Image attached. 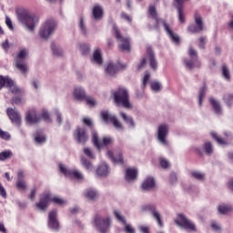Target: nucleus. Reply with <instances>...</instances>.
I'll list each match as a JSON object with an SVG mask.
<instances>
[{
  "label": "nucleus",
  "mask_w": 233,
  "mask_h": 233,
  "mask_svg": "<svg viewBox=\"0 0 233 233\" xmlns=\"http://www.w3.org/2000/svg\"><path fill=\"white\" fill-rule=\"evenodd\" d=\"M94 227L97 232L108 233L112 228V218L110 217H102L96 215L93 219Z\"/></svg>",
  "instance_id": "obj_1"
},
{
  "label": "nucleus",
  "mask_w": 233,
  "mask_h": 233,
  "mask_svg": "<svg viewBox=\"0 0 233 233\" xmlns=\"http://www.w3.org/2000/svg\"><path fill=\"white\" fill-rule=\"evenodd\" d=\"M50 201H53V203H56V205H66V200L59 197L52 198V194L46 193L40 197V200L35 204V207L36 208H39V210L45 211L48 208Z\"/></svg>",
  "instance_id": "obj_2"
},
{
  "label": "nucleus",
  "mask_w": 233,
  "mask_h": 233,
  "mask_svg": "<svg viewBox=\"0 0 233 233\" xmlns=\"http://www.w3.org/2000/svg\"><path fill=\"white\" fill-rule=\"evenodd\" d=\"M17 17L19 23H22L24 26L27 27L29 32H34V29L35 28V25L39 23V18L35 16V15H30V13L23 12L21 11L17 12Z\"/></svg>",
  "instance_id": "obj_3"
},
{
  "label": "nucleus",
  "mask_w": 233,
  "mask_h": 233,
  "mask_svg": "<svg viewBox=\"0 0 233 233\" xmlns=\"http://www.w3.org/2000/svg\"><path fill=\"white\" fill-rule=\"evenodd\" d=\"M115 103L117 106H123L127 110L132 108V104H130V96H128V90L125 88H119L114 93Z\"/></svg>",
  "instance_id": "obj_4"
},
{
  "label": "nucleus",
  "mask_w": 233,
  "mask_h": 233,
  "mask_svg": "<svg viewBox=\"0 0 233 233\" xmlns=\"http://www.w3.org/2000/svg\"><path fill=\"white\" fill-rule=\"evenodd\" d=\"M28 49L23 48L16 55V68L20 70L21 74L26 76L28 74V64H26V57H28Z\"/></svg>",
  "instance_id": "obj_5"
},
{
  "label": "nucleus",
  "mask_w": 233,
  "mask_h": 233,
  "mask_svg": "<svg viewBox=\"0 0 233 233\" xmlns=\"http://www.w3.org/2000/svg\"><path fill=\"white\" fill-rule=\"evenodd\" d=\"M113 34L115 35L116 41L118 43H121L118 46L119 50H121L122 52H130V38L121 35V33L119 32V27H117L116 25H113Z\"/></svg>",
  "instance_id": "obj_6"
},
{
  "label": "nucleus",
  "mask_w": 233,
  "mask_h": 233,
  "mask_svg": "<svg viewBox=\"0 0 233 233\" xmlns=\"http://www.w3.org/2000/svg\"><path fill=\"white\" fill-rule=\"evenodd\" d=\"M4 86H6V88H9L12 94H20V96L25 95V89L19 88L18 86H16L14 80H12L8 76H0V90Z\"/></svg>",
  "instance_id": "obj_7"
},
{
  "label": "nucleus",
  "mask_w": 233,
  "mask_h": 233,
  "mask_svg": "<svg viewBox=\"0 0 233 233\" xmlns=\"http://www.w3.org/2000/svg\"><path fill=\"white\" fill-rule=\"evenodd\" d=\"M176 225L180 227V228H184L185 230H190V232H197L198 229L196 228V224L192 222V220L186 218L185 215L179 214L177 218L175 219Z\"/></svg>",
  "instance_id": "obj_8"
},
{
  "label": "nucleus",
  "mask_w": 233,
  "mask_h": 233,
  "mask_svg": "<svg viewBox=\"0 0 233 233\" xmlns=\"http://www.w3.org/2000/svg\"><path fill=\"white\" fill-rule=\"evenodd\" d=\"M56 26H57V25L56 24L55 20L46 21L40 28V37H42V39H48V37H50V35L56 32Z\"/></svg>",
  "instance_id": "obj_9"
},
{
  "label": "nucleus",
  "mask_w": 233,
  "mask_h": 233,
  "mask_svg": "<svg viewBox=\"0 0 233 233\" xmlns=\"http://www.w3.org/2000/svg\"><path fill=\"white\" fill-rule=\"evenodd\" d=\"M169 130L170 127L167 124H161L157 129V141L163 145V147H168V140L167 138L168 137Z\"/></svg>",
  "instance_id": "obj_10"
},
{
  "label": "nucleus",
  "mask_w": 233,
  "mask_h": 233,
  "mask_svg": "<svg viewBox=\"0 0 233 233\" xmlns=\"http://www.w3.org/2000/svg\"><path fill=\"white\" fill-rule=\"evenodd\" d=\"M190 59H185V66L187 70H193V68H199L201 66V62L198 59V51L192 47L188 51Z\"/></svg>",
  "instance_id": "obj_11"
},
{
  "label": "nucleus",
  "mask_w": 233,
  "mask_h": 233,
  "mask_svg": "<svg viewBox=\"0 0 233 233\" xmlns=\"http://www.w3.org/2000/svg\"><path fill=\"white\" fill-rule=\"evenodd\" d=\"M101 117L105 123H112L116 130L122 132L125 129L123 124L117 119V116H113L108 111H101Z\"/></svg>",
  "instance_id": "obj_12"
},
{
  "label": "nucleus",
  "mask_w": 233,
  "mask_h": 233,
  "mask_svg": "<svg viewBox=\"0 0 233 233\" xmlns=\"http://www.w3.org/2000/svg\"><path fill=\"white\" fill-rule=\"evenodd\" d=\"M92 142L95 147L98 150H101L103 147H108V145H112L114 143V138L111 137H104L102 142L99 140V137L97 136V132L96 130L92 131Z\"/></svg>",
  "instance_id": "obj_13"
},
{
  "label": "nucleus",
  "mask_w": 233,
  "mask_h": 233,
  "mask_svg": "<svg viewBox=\"0 0 233 233\" xmlns=\"http://www.w3.org/2000/svg\"><path fill=\"white\" fill-rule=\"evenodd\" d=\"M142 212H150L157 221L158 227H163V218H161V213L157 211L156 205L147 204L141 207Z\"/></svg>",
  "instance_id": "obj_14"
},
{
  "label": "nucleus",
  "mask_w": 233,
  "mask_h": 233,
  "mask_svg": "<svg viewBox=\"0 0 233 233\" xmlns=\"http://www.w3.org/2000/svg\"><path fill=\"white\" fill-rule=\"evenodd\" d=\"M194 17L196 25H188L187 32L190 34H199V32H203V18L199 13H195Z\"/></svg>",
  "instance_id": "obj_15"
},
{
  "label": "nucleus",
  "mask_w": 233,
  "mask_h": 233,
  "mask_svg": "<svg viewBox=\"0 0 233 233\" xmlns=\"http://www.w3.org/2000/svg\"><path fill=\"white\" fill-rule=\"evenodd\" d=\"M59 170L66 177H75V179H83V174L77 169H70L63 164H59Z\"/></svg>",
  "instance_id": "obj_16"
},
{
  "label": "nucleus",
  "mask_w": 233,
  "mask_h": 233,
  "mask_svg": "<svg viewBox=\"0 0 233 233\" xmlns=\"http://www.w3.org/2000/svg\"><path fill=\"white\" fill-rule=\"evenodd\" d=\"M47 226L51 230L57 232L60 228L59 220H57V210L54 209L48 214Z\"/></svg>",
  "instance_id": "obj_17"
},
{
  "label": "nucleus",
  "mask_w": 233,
  "mask_h": 233,
  "mask_svg": "<svg viewBox=\"0 0 233 233\" xmlns=\"http://www.w3.org/2000/svg\"><path fill=\"white\" fill-rule=\"evenodd\" d=\"M6 114L13 125H15V127L21 126V114H19V111L14 108H7Z\"/></svg>",
  "instance_id": "obj_18"
},
{
  "label": "nucleus",
  "mask_w": 233,
  "mask_h": 233,
  "mask_svg": "<svg viewBox=\"0 0 233 233\" xmlns=\"http://www.w3.org/2000/svg\"><path fill=\"white\" fill-rule=\"evenodd\" d=\"M25 121L29 125H35V123L41 122V116L35 113V109H31L26 113Z\"/></svg>",
  "instance_id": "obj_19"
},
{
  "label": "nucleus",
  "mask_w": 233,
  "mask_h": 233,
  "mask_svg": "<svg viewBox=\"0 0 233 233\" xmlns=\"http://www.w3.org/2000/svg\"><path fill=\"white\" fill-rule=\"evenodd\" d=\"M75 137L77 143H80L81 145H85V143L88 141V135H86L85 128L77 127Z\"/></svg>",
  "instance_id": "obj_20"
},
{
  "label": "nucleus",
  "mask_w": 233,
  "mask_h": 233,
  "mask_svg": "<svg viewBox=\"0 0 233 233\" xmlns=\"http://www.w3.org/2000/svg\"><path fill=\"white\" fill-rule=\"evenodd\" d=\"M147 54L149 59L150 67L152 70H157V60L156 59V55L151 46L147 47Z\"/></svg>",
  "instance_id": "obj_21"
},
{
  "label": "nucleus",
  "mask_w": 233,
  "mask_h": 233,
  "mask_svg": "<svg viewBox=\"0 0 233 233\" xmlns=\"http://www.w3.org/2000/svg\"><path fill=\"white\" fill-rule=\"evenodd\" d=\"M224 136H226V138H221L216 132H211V137L213 139H216L218 145H227V141H230V139H232V134H230V132H224Z\"/></svg>",
  "instance_id": "obj_22"
},
{
  "label": "nucleus",
  "mask_w": 233,
  "mask_h": 233,
  "mask_svg": "<svg viewBox=\"0 0 233 233\" xmlns=\"http://www.w3.org/2000/svg\"><path fill=\"white\" fill-rule=\"evenodd\" d=\"M148 14L152 17V19H155V21L157 23L154 25V28H156V29L159 28V23H162V25H163V21H165V20H163V19L159 18V16H157V11H156V5L149 6Z\"/></svg>",
  "instance_id": "obj_23"
},
{
  "label": "nucleus",
  "mask_w": 233,
  "mask_h": 233,
  "mask_svg": "<svg viewBox=\"0 0 233 233\" xmlns=\"http://www.w3.org/2000/svg\"><path fill=\"white\" fill-rule=\"evenodd\" d=\"M110 174V167L106 163H103L100 166H98L96 169V176L99 177H106Z\"/></svg>",
  "instance_id": "obj_24"
},
{
  "label": "nucleus",
  "mask_w": 233,
  "mask_h": 233,
  "mask_svg": "<svg viewBox=\"0 0 233 233\" xmlns=\"http://www.w3.org/2000/svg\"><path fill=\"white\" fill-rule=\"evenodd\" d=\"M107 157L111 159L113 163H116V165H123V152L118 151L117 156H114V153L112 151L106 152Z\"/></svg>",
  "instance_id": "obj_25"
},
{
  "label": "nucleus",
  "mask_w": 233,
  "mask_h": 233,
  "mask_svg": "<svg viewBox=\"0 0 233 233\" xmlns=\"http://www.w3.org/2000/svg\"><path fill=\"white\" fill-rule=\"evenodd\" d=\"M125 177H126V181H127V183H132V181H136V179H137V169L128 167L126 170Z\"/></svg>",
  "instance_id": "obj_26"
},
{
  "label": "nucleus",
  "mask_w": 233,
  "mask_h": 233,
  "mask_svg": "<svg viewBox=\"0 0 233 233\" xmlns=\"http://www.w3.org/2000/svg\"><path fill=\"white\" fill-rule=\"evenodd\" d=\"M163 26H164V30L169 35L170 39H172L174 43H177V44L179 43V35H177V34H174V31H172V28H170V25L167 24V22L163 21Z\"/></svg>",
  "instance_id": "obj_27"
},
{
  "label": "nucleus",
  "mask_w": 233,
  "mask_h": 233,
  "mask_svg": "<svg viewBox=\"0 0 233 233\" xmlns=\"http://www.w3.org/2000/svg\"><path fill=\"white\" fill-rule=\"evenodd\" d=\"M25 173L22 170L17 172L16 188L18 190H25L26 188V182H25Z\"/></svg>",
  "instance_id": "obj_28"
},
{
  "label": "nucleus",
  "mask_w": 233,
  "mask_h": 233,
  "mask_svg": "<svg viewBox=\"0 0 233 233\" xmlns=\"http://www.w3.org/2000/svg\"><path fill=\"white\" fill-rule=\"evenodd\" d=\"M209 103L217 116H221L223 114V108H221V104L219 101L216 100L214 97L209 98Z\"/></svg>",
  "instance_id": "obj_29"
},
{
  "label": "nucleus",
  "mask_w": 233,
  "mask_h": 233,
  "mask_svg": "<svg viewBox=\"0 0 233 233\" xmlns=\"http://www.w3.org/2000/svg\"><path fill=\"white\" fill-rule=\"evenodd\" d=\"M156 187V180L152 177H147L142 183L143 190H152Z\"/></svg>",
  "instance_id": "obj_30"
},
{
  "label": "nucleus",
  "mask_w": 233,
  "mask_h": 233,
  "mask_svg": "<svg viewBox=\"0 0 233 233\" xmlns=\"http://www.w3.org/2000/svg\"><path fill=\"white\" fill-rule=\"evenodd\" d=\"M73 96L76 101H85V99H86V94L85 93V89L82 87L75 88Z\"/></svg>",
  "instance_id": "obj_31"
},
{
  "label": "nucleus",
  "mask_w": 233,
  "mask_h": 233,
  "mask_svg": "<svg viewBox=\"0 0 233 233\" xmlns=\"http://www.w3.org/2000/svg\"><path fill=\"white\" fill-rule=\"evenodd\" d=\"M232 210H233V208H232V205L230 204L222 203L218 207V211L219 212V214H222L223 216L227 214H230Z\"/></svg>",
  "instance_id": "obj_32"
},
{
  "label": "nucleus",
  "mask_w": 233,
  "mask_h": 233,
  "mask_svg": "<svg viewBox=\"0 0 233 233\" xmlns=\"http://www.w3.org/2000/svg\"><path fill=\"white\" fill-rule=\"evenodd\" d=\"M51 50L53 52V55L56 56V57H63V56H65V51L63 50V48H61L60 45L52 43Z\"/></svg>",
  "instance_id": "obj_33"
},
{
  "label": "nucleus",
  "mask_w": 233,
  "mask_h": 233,
  "mask_svg": "<svg viewBox=\"0 0 233 233\" xmlns=\"http://www.w3.org/2000/svg\"><path fill=\"white\" fill-rule=\"evenodd\" d=\"M103 7L101 5H96L93 8V17L95 19V21H101V19H103Z\"/></svg>",
  "instance_id": "obj_34"
},
{
  "label": "nucleus",
  "mask_w": 233,
  "mask_h": 233,
  "mask_svg": "<svg viewBox=\"0 0 233 233\" xmlns=\"http://www.w3.org/2000/svg\"><path fill=\"white\" fill-rule=\"evenodd\" d=\"M85 198L90 199V201H96V199L99 198V194L97 193V190L94 188H88L85 191Z\"/></svg>",
  "instance_id": "obj_35"
},
{
  "label": "nucleus",
  "mask_w": 233,
  "mask_h": 233,
  "mask_svg": "<svg viewBox=\"0 0 233 233\" xmlns=\"http://www.w3.org/2000/svg\"><path fill=\"white\" fill-rule=\"evenodd\" d=\"M106 72L108 74V76H116V74H117V72H119V66H117V64H114V63L110 62L107 65Z\"/></svg>",
  "instance_id": "obj_36"
},
{
  "label": "nucleus",
  "mask_w": 233,
  "mask_h": 233,
  "mask_svg": "<svg viewBox=\"0 0 233 233\" xmlns=\"http://www.w3.org/2000/svg\"><path fill=\"white\" fill-rule=\"evenodd\" d=\"M92 61L96 65H103V57L101 56V50L96 49L94 52Z\"/></svg>",
  "instance_id": "obj_37"
},
{
  "label": "nucleus",
  "mask_w": 233,
  "mask_h": 233,
  "mask_svg": "<svg viewBox=\"0 0 233 233\" xmlns=\"http://www.w3.org/2000/svg\"><path fill=\"white\" fill-rule=\"evenodd\" d=\"M121 117L124 119V121L129 125L130 128H134L136 127V122H134V118L132 116H128L127 114L120 112Z\"/></svg>",
  "instance_id": "obj_38"
},
{
  "label": "nucleus",
  "mask_w": 233,
  "mask_h": 233,
  "mask_svg": "<svg viewBox=\"0 0 233 233\" xmlns=\"http://www.w3.org/2000/svg\"><path fill=\"white\" fill-rule=\"evenodd\" d=\"M203 150L207 156H212L214 154V146H212L211 142L207 141L204 143Z\"/></svg>",
  "instance_id": "obj_39"
},
{
  "label": "nucleus",
  "mask_w": 233,
  "mask_h": 233,
  "mask_svg": "<svg viewBox=\"0 0 233 233\" xmlns=\"http://www.w3.org/2000/svg\"><path fill=\"white\" fill-rule=\"evenodd\" d=\"M207 96V86H202L198 91V105L201 106L203 105V99Z\"/></svg>",
  "instance_id": "obj_40"
},
{
  "label": "nucleus",
  "mask_w": 233,
  "mask_h": 233,
  "mask_svg": "<svg viewBox=\"0 0 233 233\" xmlns=\"http://www.w3.org/2000/svg\"><path fill=\"white\" fill-rule=\"evenodd\" d=\"M223 101L228 106H232L233 104V94H226L223 96Z\"/></svg>",
  "instance_id": "obj_41"
},
{
  "label": "nucleus",
  "mask_w": 233,
  "mask_h": 233,
  "mask_svg": "<svg viewBox=\"0 0 233 233\" xmlns=\"http://www.w3.org/2000/svg\"><path fill=\"white\" fill-rule=\"evenodd\" d=\"M161 88H163L161 82L154 81L151 83V90L153 92H161Z\"/></svg>",
  "instance_id": "obj_42"
},
{
  "label": "nucleus",
  "mask_w": 233,
  "mask_h": 233,
  "mask_svg": "<svg viewBox=\"0 0 233 233\" xmlns=\"http://www.w3.org/2000/svg\"><path fill=\"white\" fill-rule=\"evenodd\" d=\"M80 52L82 56H88L90 54V46L88 44H81Z\"/></svg>",
  "instance_id": "obj_43"
},
{
  "label": "nucleus",
  "mask_w": 233,
  "mask_h": 233,
  "mask_svg": "<svg viewBox=\"0 0 233 233\" xmlns=\"http://www.w3.org/2000/svg\"><path fill=\"white\" fill-rule=\"evenodd\" d=\"M12 157V151L5 150L0 153V161H6V159H10Z\"/></svg>",
  "instance_id": "obj_44"
},
{
  "label": "nucleus",
  "mask_w": 233,
  "mask_h": 233,
  "mask_svg": "<svg viewBox=\"0 0 233 233\" xmlns=\"http://www.w3.org/2000/svg\"><path fill=\"white\" fill-rule=\"evenodd\" d=\"M192 177L197 179V181H203L205 179V174L199 171H193L191 173Z\"/></svg>",
  "instance_id": "obj_45"
},
{
  "label": "nucleus",
  "mask_w": 233,
  "mask_h": 233,
  "mask_svg": "<svg viewBox=\"0 0 233 233\" xmlns=\"http://www.w3.org/2000/svg\"><path fill=\"white\" fill-rule=\"evenodd\" d=\"M222 76L226 81H230V71L227 66H222Z\"/></svg>",
  "instance_id": "obj_46"
},
{
  "label": "nucleus",
  "mask_w": 233,
  "mask_h": 233,
  "mask_svg": "<svg viewBox=\"0 0 233 233\" xmlns=\"http://www.w3.org/2000/svg\"><path fill=\"white\" fill-rule=\"evenodd\" d=\"M81 163H82L83 167L85 168H86V170H92V163H90V161H88V159H86V157H82Z\"/></svg>",
  "instance_id": "obj_47"
},
{
  "label": "nucleus",
  "mask_w": 233,
  "mask_h": 233,
  "mask_svg": "<svg viewBox=\"0 0 233 233\" xmlns=\"http://www.w3.org/2000/svg\"><path fill=\"white\" fill-rule=\"evenodd\" d=\"M35 141V143H38V145H43V143L46 142V137L44 135L36 134Z\"/></svg>",
  "instance_id": "obj_48"
},
{
  "label": "nucleus",
  "mask_w": 233,
  "mask_h": 233,
  "mask_svg": "<svg viewBox=\"0 0 233 233\" xmlns=\"http://www.w3.org/2000/svg\"><path fill=\"white\" fill-rule=\"evenodd\" d=\"M84 101H86V105H88V106H96L97 105V102L92 96H86Z\"/></svg>",
  "instance_id": "obj_49"
},
{
  "label": "nucleus",
  "mask_w": 233,
  "mask_h": 233,
  "mask_svg": "<svg viewBox=\"0 0 233 233\" xmlns=\"http://www.w3.org/2000/svg\"><path fill=\"white\" fill-rule=\"evenodd\" d=\"M114 215L116 219H118V221H121V223H123V225H127V219L121 215V212L115 210Z\"/></svg>",
  "instance_id": "obj_50"
},
{
  "label": "nucleus",
  "mask_w": 233,
  "mask_h": 233,
  "mask_svg": "<svg viewBox=\"0 0 233 233\" xmlns=\"http://www.w3.org/2000/svg\"><path fill=\"white\" fill-rule=\"evenodd\" d=\"M79 28L84 35H86L87 30H86V25H85V19L83 17L80 18L79 22Z\"/></svg>",
  "instance_id": "obj_51"
},
{
  "label": "nucleus",
  "mask_w": 233,
  "mask_h": 233,
  "mask_svg": "<svg viewBox=\"0 0 233 233\" xmlns=\"http://www.w3.org/2000/svg\"><path fill=\"white\" fill-rule=\"evenodd\" d=\"M177 14H178V20L179 23H185V13L183 12V8L177 7Z\"/></svg>",
  "instance_id": "obj_52"
},
{
  "label": "nucleus",
  "mask_w": 233,
  "mask_h": 233,
  "mask_svg": "<svg viewBox=\"0 0 233 233\" xmlns=\"http://www.w3.org/2000/svg\"><path fill=\"white\" fill-rule=\"evenodd\" d=\"M42 117L46 123H52V118H50V113H48V111L43 110Z\"/></svg>",
  "instance_id": "obj_53"
},
{
  "label": "nucleus",
  "mask_w": 233,
  "mask_h": 233,
  "mask_svg": "<svg viewBox=\"0 0 233 233\" xmlns=\"http://www.w3.org/2000/svg\"><path fill=\"white\" fill-rule=\"evenodd\" d=\"M149 79H150V74L146 73L143 77L142 88H147V85Z\"/></svg>",
  "instance_id": "obj_54"
},
{
  "label": "nucleus",
  "mask_w": 233,
  "mask_h": 233,
  "mask_svg": "<svg viewBox=\"0 0 233 233\" xmlns=\"http://www.w3.org/2000/svg\"><path fill=\"white\" fill-rule=\"evenodd\" d=\"M0 137L1 139H5L8 141V139H10V133L3 131V129L0 128Z\"/></svg>",
  "instance_id": "obj_55"
},
{
  "label": "nucleus",
  "mask_w": 233,
  "mask_h": 233,
  "mask_svg": "<svg viewBox=\"0 0 233 233\" xmlns=\"http://www.w3.org/2000/svg\"><path fill=\"white\" fill-rule=\"evenodd\" d=\"M13 105H23L25 103V99L23 97L15 96L12 99Z\"/></svg>",
  "instance_id": "obj_56"
},
{
  "label": "nucleus",
  "mask_w": 233,
  "mask_h": 233,
  "mask_svg": "<svg viewBox=\"0 0 233 233\" xmlns=\"http://www.w3.org/2000/svg\"><path fill=\"white\" fill-rule=\"evenodd\" d=\"M147 65V57L142 58L140 63L137 64V70L141 71L143 68H145V66Z\"/></svg>",
  "instance_id": "obj_57"
},
{
  "label": "nucleus",
  "mask_w": 233,
  "mask_h": 233,
  "mask_svg": "<svg viewBox=\"0 0 233 233\" xmlns=\"http://www.w3.org/2000/svg\"><path fill=\"white\" fill-rule=\"evenodd\" d=\"M84 154L87 156V157H90V159H94L96 157L92 150L88 147L84 148Z\"/></svg>",
  "instance_id": "obj_58"
},
{
  "label": "nucleus",
  "mask_w": 233,
  "mask_h": 233,
  "mask_svg": "<svg viewBox=\"0 0 233 233\" xmlns=\"http://www.w3.org/2000/svg\"><path fill=\"white\" fill-rule=\"evenodd\" d=\"M160 166L162 168H168L170 167V162L167 158H160Z\"/></svg>",
  "instance_id": "obj_59"
},
{
  "label": "nucleus",
  "mask_w": 233,
  "mask_h": 233,
  "mask_svg": "<svg viewBox=\"0 0 233 233\" xmlns=\"http://www.w3.org/2000/svg\"><path fill=\"white\" fill-rule=\"evenodd\" d=\"M211 228L215 231V232H221V226H219V224H218V222L213 221L211 223Z\"/></svg>",
  "instance_id": "obj_60"
},
{
  "label": "nucleus",
  "mask_w": 233,
  "mask_h": 233,
  "mask_svg": "<svg viewBox=\"0 0 233 233\" xmlns=\"http://www.w3.org/2000/svg\"><path fill=\"white\" fill-rule=\"evenodd\" d=\"M125 225V232L127 233H136V229H134V228H132V225L130 224H124Z\"/></svg>",
  "instance_id": "obj_61"
},
{
  "label": "nucleus",
  "mask_w": 233,
  "mask_h": 233,
  "mask_svg": "<svg viewBox=\"0 0 233 233\" xmlns=\"http://www.w3.org/2000/svg\"><path fill=\"white\" fill-rule=\"evenodd\" d=\"M187 0H174V6L175 8H183V3L187 2Z\"/></svg>",
  "instance_id": "obj_62"
},
{
  "label": "nucleus",
  "mask_w": 233,
  "mask_h": 233,
  "mask_svg": "<svg viewBox=\"0 0 233 233\" xmlns=\"http://www.w3.org/2000/svg\"><path fill=\"white\" fill-rule=\"evenodd\" d=\"M169 182L171 183V185H174V183H177V174L171 173L169 175Z\"/></svg>",
  "instance_id": "obj_63"
},
{
  "label": "nucleus",
  "mask_w": 233,
  "mask_h": 233,
  "mask_svg": "<svg viewBox=\"0 0 233 233\" xmlns=\"http://www.w3.org/2000/svg\"><path fill=\"white\" fill-rule=\"evenodd\" d=\"M138 229L141 233H150V228H148V226H139Z\"/></svg>",
  "instance_id": "obj_64"
}]
</instances>
